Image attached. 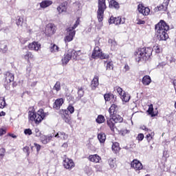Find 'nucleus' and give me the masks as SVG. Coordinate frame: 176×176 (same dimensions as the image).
Returning <instances> with one entry per match:
<instances>
[{
  "label": "nucleus",
  "mask_w": 176,
  "mask_h": 176,
  "mask_svg": "<svg viewBox=\"0 0 176 176\" xmlns=\"http://www.w3.org/2000/svg\"><path fill=\"white\" fill-rule=\"evenodd\" d=\"M52 138H53V135H43L41 136V141L42 144H46L48 142H50Z\"/></svg>",
  "instance_id": "15"
},
{
  "label": "nucleus",
  "mask_w": 176,
  "mask_h": 176,
  "mask_svg": "<svg viewBox=\"0 0 176 176\" xmlns=\"http://www.w3.org/2000/svg\"><path fill=\"white\" fill-rule=\"evenodd\" d=\"M60 47H58V46H57L56 44H54L51 47H50V52H52V53H57V52H58Z\"/></svg>",
  "instance_id": "37"
},
{
  "label": "nucleus",
  "mask_w": 176,
  "mask_h": 176,
  "mask_svg": "<svg viewBox=\"0 0 176 176\" xmlns=\"http://www.w3.org/2000/svg\"><path fill=\"white\" fill-rule=\"evenodd\" d=\"M80 21H79V19H78L74 23L73 27H69L67 31V34L65 37V42H71L74 40V36H75V34H76V31H75V28H78V25L80 24Z\"/></svg>",
  "instance_id": "4"
},
{
  "label": "nucleus",
  "mask_w": 176,
  "mask_h": 176,
  "mask_svg": "<svg viewBox=\"0 0 176 176\" xmlns=\"http://www.w3.org/2000/svg\"><path fill=\"white\" fill-rule=\"evenodd\" d=\"M23 57L25 58V60L30 62V60H32V58H34V54H32L31 52L27 51L25 54H23Z\"/></svg>",
  "instance_id": "27"
},
{
  "label": "nucleus",
  "mask_w": 176,
  "mask_h": 176,
  "mask_svg": "<svg viewBox=\"0 0 176 176\" xmlns=\"http://www.w3.org/2000/svg\"><path fill=\"white\" fill-rule=\"evenodd\" d=\"M62 148H64L65 149H67V148H68V143L67 142L63 143V145H62Z\"/></svg>",
  "instance_id": "61"
},
{
  "label": "nucleus",
  "mask_w": 176,
  "mask_h": 176,
  "mask_svg": "<svg viewBox=\"0 0 176 176\" xmlns=\"http://www.w3.org/2000/svg\"><path fill=\"white\" fill-rule=\"evenodd\" d=\"M134 54L137 63H140V61L142 60L147 61V60H149V58H151V56H152V48H140Z\"/></svg>",
  "instance_id": "2"
},
{
  "label": "nucleus",
  "mask_w": 176,
  "mask_h": 176,
  "mask_svg": "<svg viewBox=\"0 0 176 176\" xmlns=\"http://www.w3.org/2000/svg\"><path fill=\"white\" fill-rule=\"evenodd\" d=\"M124 69H126V71H129V69H130V67H129V65H124Z\"/></svg>",
  "instance_id": "63"
},
{
  "label": "nucleus",
  "mask_w": 176,
  "mask_h": 176,
  "mask_svg": "<svg viewBox=\"0 0 176 176\" xmlns=\"http://www.w3.org/2000/svg\"><path fill=\"white\" fill-rule=\"evenodd\" d=\"M119 109V107L118 105L113 104L111 106V107L109 109V113L110 116H113V115H116V112H118V110Z\"/></svg>",
  "instance_id": "17"
},
{
  "label": "nucleus",
  "mask_w": 176,
  "mask_h": 176,
  "mask_svg": "<svg viewBox=\"0 0 176 176\" xmlns=\"http://www.w3.org/2000/svg\"><path fill=\"white\" fill-rule=\"evenodd\" d=\"M168 3H170V0H164V2L157 7L158 10H164V12H166V10H167Z\"/></svg>",
  "instance_id": "22"
},
{
  "label": "nucleus",
  "mask_w": 176,
  "mask_h": 176,
  "mask_svg": "<svg viewBox=\"0 0 176 176\" xmlns=\"http://www.w3.org/2000/svg\"><path fill=\"white\" fill-rule=\"evenodd\" d=\"M28 49L38 52L41 49V43L34 41L28 45Z\"/></svg>",
  "instance_id": "14"
},
{
  "label": "nucleus",
  "mask_w": 176,
  "mask_h": 176,
  "mask_svg": "<svg viewBox=\"0 0 176 176\" xmlns=\"http://www.w3.org/2000/svg\"><path fill=\"white\" fill-rule=\"evenodd\" d=\"M53 5V1L50 0H44L41 3H40V7L42 9H46V8H49V6Z\"/></svg>",
  "instance_id": "19"
},
{
  "label": "nucleus",
  "mask_w": 176,
  "mask_h": 176,
  "mask_svg": "<svg viewBox=\"0 0 176 176\" xmlns=\"http://www.w3.org/2000/svg\"><path fill=\"white\" fill-rule=\"evenodd\" d=\"M136 24L141 25V24H145V21H142L140 19L138 18L135 21Z\"/></svg>",
  "instance_id": "48"
},
{
  "label": "nucleus",
  "mask_w": 176,
  "mask_h": 176,
  "mask_svg": "<svg viewBox=\"0 0 176 176\" xmlns=\"http://www.w3.org/2000/svg\"><path fill=\"white\" fill-rule=\"evenodd\" d=\"M5 153H6V150L4 148H0V157H3Z\"/></svg>",
  "instance_id": "46"
},
{
  "label": "nucleus",
  "mask_w": 176,
  "mask_h": 176,
  "mask_svg": "<svg viewBox=\"0 0 176 176\" xmlns=\"http://www.w3.org/2000/svg\"><path fill=\"white\" fill-rule=\"evenodd\" d=\"M6 107V101L5 100V98H0V109H3Z\"/></svg>",
  "instance_id": "35"
},
{
  "label": "nucleus",
  "mask_w": 176,
  "mask_h": 176,
  "mask_svg": "<svg viewBox=\"0 0 176 176\" xmlns=\"http://www.w3.org/2000/svg\"><path fill=\"white\" fill-rule=\"evenodd\" d=\"M137 138L138 141H142V140H144V134L142 133L139 134Z\"/></svg>",
  "instance_id": "54"
},
{
  "label": "nucleus",
  "mask_w": 176,
  "mask_h": 176,
  "mask_svg": "<svg viewBox=\"0 0 176 176\" xmlns=\"http://www.w3.org/2000/svg\"><path fill=\"white\" fill-rule=\"evenodd\" d=\"M23 23H24V19L21 16H17L16 23L18 27H21L23 25Z\"/></svg>",
  "instance_id": "34"
},
{
  "label": "nucleus",
  "mask_w": 176,
  "mask_h": 176,
  "mask_svg": "<svg viewBox=\"0 0 176 176\" xmlns=\"http://www.w3.org/2000/svg\"><path fill=\"white\" fill-rule=\"evenodd\" d=\"M115 123V121H113V119L112 118H110L107 120V125L109 126V127H110L111 131H115V129H116Z\"/></svg>",
  "instance_id": "25"
},
{
  "label": "nucleus",
  "mask_w": 176,
  "mask_h": 176,
  "mask_svg": "<svg viewBox=\"0 0 176 176\" xmlns=\"http://www.w3.org/2000/svg\"><path fill=\"white\" fill-rule=\"evenodd\" d=\"M67 9H68V3L64 1L57 7L56 10L58 14H61V13H67Z\"/></svg>",
  "instance_id": "9"
},
{
  "label": "nucleus",
  "mask_w": 176,
  "mask_h": 176,
  "mask_svg": "<svg viewBox=\"0 0 176 176\" xmlns=\"http://www.w3.org/2000/svg\"><path fill=\"white\" fill-rule=\"evenodd\" d=\"M54 90H56V91H60L61 90V83L60 82L57 81L56 84L54 86Z\"/></svg>",
  "instance_id": "38"
},
{
  "label": "nucleus",
  "mask_w": 176,
  "mask_h": 176,
  "mask_svg": "<svg viewBox=\"0 0 176 176\" xmlns=\"http://www.w3.org/2000/svg\"><path fill=\"white\" fill-rule=\"evenodd\" d=\"M63 104H64V99L63 98L57 99L55 101V104L54 106V108H56V109H60V107H61Z\"/></svg>",
  "instance_id": "26"
},
{
  "label": "nucleus",
  "mask_w": 176,
  "mask_h": 176,
  "mask_svg": "<svg viewBox=\"0 0 176 176\" xmlns=\"http://www.w3.org/2000/svg\"><path fill=\"white\" fill-rule=\"evenodd\" d=\"M102 22H99V24L96 25L97 30H101L102 28Z\"/></svg>",
  "instance_id": "58"
},
{
  "label": "nucleus",
  "mask_w": 176,
  "mask_h": 176,
  "mask_svg": "<svg viewBox=\"0 0 176 176\" xmlns=\"http://www.w3.org/2000/svg\"><path fill=\"white\" fill-rule=\"evenodd\" d=\"M109 6H111V8H115V9H119V8H120L119 3H118V1H116L115 0L110 1Z\"/></svg>",
  "instance_id": "32"
},
{
  "label": "nucleus",
  "mask_w": 176,
  "mask_h": 176,
  "mask_svg": "<svg viewBox=\"0 0 176 176\" xmlns=\"http://www.w3.org/2000/svg\"><path fill=\"white\" fill-rule=\"evenodd\" d=\"M89 160L90 162H93L94 163H99L101 160V157L97 154L91 155L89 156Z\"/></svg>",
  "instance_id": "20"
},
{
  "label": "nucleus",
  "mask_w": 176,
  "mask_h": 176,
  "mask_svg": "<svg viewBox=\"0 0 176 176\" xmlns=\"http://www.w3.org/2000/svg\"><path fill=\"white\" fill-rule=\"evenodd\" d=\"M78 98H82L83 97V95L85 94V91H83V88L80 87L78 89Z\"/></svg>",
  "instance_id": "41"
},
{
  "label": "nucleus",
  "mask_w": 176,
  "mask_h": 176,
  "mask_svg": "<svg viewBox=\"0 0 176 176\" xmlns=\"http://www.w3.org/2000/svg\"><path fill=\"white\" fill-rule=\"evenodd\" d=\"M35 135L36 137H41V135H42V133L38 129H35Z\"/></svg>",
  "instance_id": "51"
},
{
  "label": "nucleus",
  "mask_w": 176,
  "mask_h": 176,
  "mask_svg": "<svg viewBox=\"0 0 176 176\" xmlns=\"http://www.w3.org/2000/svg\"><path fill=\"white\" fill-rule=\"evenodd\" d=\"M170 30V26L167 23L161 20L157 24L155 25V32L157 33L158 39L160 41H166L168 39V34L167 31Z\"/></svg>",
  "instance_id": "1"
},
{
  "label": "nucleus",
  "mask_w": 176,
  "mask_h": 176,
  "mask_svg": "<svg viewBox=\"0 0 176 176\" xmlns=\"http://www.w3.org/2000/svg\"><path fill=\"white\" fill-rule=\"evenodd\" d=\"M108 163L111 168H115L116 166V158H109L108 160Z\"/></svg>",
  "instance_id": "29"
},
{
  "label": "nucleus",
  "mask_w": 176,
  "mask_h": 176,
  "mask_svg": "<svg viewBox=\"0 0 176 176\" xmlns=\"http://www.w3.org/2000/svg\"><path fill=\"white\" fill-rule=\"evenodd\" d=\"M98 139L100 144H104V142H105V140H107V136L105 135V133H100L98 134Z\"/></svg>",
  "instance_id": "28"
},
{
  "label": "nucleus",
  "mask_w": 176,
  "mask_h": 176,
  "mask_svg": "<svg viewBox=\"0 0 176 176\" xmlns=\"http://www.w3.org/2000/svg\"><path fill=\"white\" fill-rule=\"evenodd\" d=\"M0 49L2 50L3 53H6L8 51V45L1 43Z\"/></svg>",
  "instance_id": "40"
},
{
  "label": "nucleus",
  "mask_w": 176,
  "mask_h": 176,
  "mask_svg": "<svg viewBox=\"0 0 176 176\" xmlns=\"http://www.w3.org/2000/svg\"><path fill=\"white\" fill-rule=\"evenodd\" d=\"M99 58H101L102 60H107V58H109V55L108 54H100V56H99Z\"/></svg>",
  "instance_id": "42"
},
{
  "label": "nucleus",
  "mask_w": 176,
  "mask_h": 176,
  "mask_svg": "<svg viewBox=\"0 0 176 176\" xmlns=\"http://www.w3.org/2000/svg\"><path fill=\"white\" fill-rule=\"evenodd\" d=\"M153 49L157 53H160V47L159 45L154 46Z\"/></svg>",
  "instance_id": "55"
},
{
  "label": "nucleus",
  "mask_w": 176,
  "mask_h": 176,
  "mask_svg": "<svg viewBox=\"0 0 176 176\" xmlns=\"http://www.w3.org/2000/svg\"><path fill=\"white\" fill-rule=\"evenodd\" d=\"M67 110L70 113H74V112H75V108L72 105H69Z\"/></svg>",
  "instance_id": "45"
},
{
  "label": "nucleus",
  "mask_w": 176,
  "mask_h": 176,
  "mask_svg": "<svg viewBox=\"0 0 176 176\" xmlns=\"http://www.w3.org/2000/svg\"><path fill=\"white\" fill-rule=\"evenodd\" d=\"M25 134L27 135H31V134H32V131L30 129H25L24 131Z\"/></svg>",
  "instance_id": "50"
},
{
  "label": "nucleus",
  "mask_w": 176,
  "mask_h": 176,
  "mask_svg": "<svg viewBox=\"0 0 176 176\" xmlns=\"http://www.w3.org/2000/svg\"><path fill=\"white\" fill-rule=\"evenodd\" d=\"M138 10L139 13H141L143 16H148L151 12V10L148 8L144 7L142 4H139L138 6Z\"/></svg>",
  "instance_id": "10"
},
{
  "label": "nucleus",
  "mask_w": 176,
  "mask_h": 176,
  "mask_svg": "<svg viewBox=\"0 0 176 176\" xmlns=\"http://www.w3.org/2000/svg\"><path fill=\"white\" fill-rule=\"evenodd\" d=\"M131 166L132 168H134V170H142V164L138 161V160H133L131 162Z\"/></svg>",
  "instance_id": "11"
},
{
  "label": "nucleus",
  "mask_w": 176,
  "mask_h": 176,
  "mask_svg": "<svg viewBox=\"0 0 176 176\" xmlns=\"http://www.w3.org/2000/svg\"><path fill=\"white\" fill-rule=\"evenodd\" d=\"M142 82L144 86H149V85H151V82H152V79H151V76H144L142 78Z\"/></svg>",
  "instance_id": "23"
},
{
  "label": "nucleus",
  "mask_w": 176,
  "mask_h": 176,
  "mask_svg": "<svg viewBox=\"0 0 176 176\" xmlns=\"http://www.w3.org/2000/svg\"><path fill=\"white\" fill-rule=\"evenodd\" d=\"M114 122L116 123H122L123 122V118H122L120 116H115L113 115V117L111 118Z\"/></svg>",
  "instance_id": "31"
},
{
  "label": "nucleus",
  "mask_w": 176,
  "mask_h": 176,
  "mask_svg": "<svg viewBox=\"0 0 176 176\" xmlns=\"http://www.w3.org/2000/svg\"><path fill=\"white\" fill-rule=\"evenodd\" d=\"M148 115H151L152 117L155 116L153 113V104H150L148 109L147 110Z\"/></svg>",
  "instance_id": "39"
},
{
  "label": "nucleus",
  "mask_w": 176,
  "mask_h": 176,
  "mask_svg": "<svg viewBox=\"0 0 176 176\" xmlns=\"http://www.w3.org/2000/svg\"><path fill=\"white\" fill-rule=\"evenodd\" d=\"M3 134H6V130H5L3 129H0V135L2 136V135H3Z\"/></svg>",
  "instance_id": "59"
},
{
  "label": "nucleus",
  "mask_w": 176,
  "mask_h": 176,
  "mask_svg": "<svg viewBox=\"0 0 176 176\" xmlns=\"http://www.w3.org/2000/svg\"><path fill=\"white\" fill-rule=\"evenodd\" d=\"M5 78H6V84H5V88L6 90H9L10 89V83L14 80V74L7 72H6L5 74Z\"/></svg>",
  "instance_id": "6"
},
{
  "label": "nucleus",
  "mask_w": 176,
  "mask_h": 176,
  "mask_svg": "<svg viewBox=\"0 0 176 176\" xmlns=\"http://www.w3.org/2000/svg\"><path fill=\"white\" fill-rule=\"evenodd\" d=\"M72 58L71 57V55L69 54V52H68L66 54L64 55V57L61 59L62 65H67L68 63H69V60Z\"/></svg>",
  "instance_id": "16"
},
{
  "label": "nucleus",
  "mask_w": 176,
  "mask_h": 176,
  "mask_svg": "<svg viewBox=\"0 0 176 176\" xmlns=\"http://www.w3.org/2000/svg\"><path fill=\"white\" fill-rule=\"evenodd\" d=\"M98 76H96L91 81V89L95 90V89L98 86Z\"/></svg>",
  "instance_id": "24"
},
{
  "label": "nucleus",
  "mask_w": 176,
  "mask_h": 176,
  "mask_svg": "<svg viewBox=\"0 0 176 176\" xmlns=\"http://www.w3.org/2000/svg\"><path fill=\"white\" fill-rule=\"evenodd\" d=\"M109 43L111 44L112 47H115V46H116V45H117L116 41H115V40H112V39L109 40Z\"/></svg>",
  "instance_id": "49"
},
{
  "label": "nucleus",
  "mask_w": 176,
  "mask_h": 176,
  "mask_svg": "<svg viewBox=\"0 0 176 176\" xmlns=\"http://www.w3.org/2000/svg\"><path fill=\"white\" fill-rule=\"evenodd\" d=\"M107 9V5L105 4V0L98 1V20L99 23H101L104 20V12Z\"/></svg>",
  "instance_id": "5"
},
{
  "label": "nucleus",
  "mask_w": 176,
  "mask_h": 176,
  "mask_svg": "<svg viewBox=\"0 0 176 176\" xmlns=\"http://www.w3.org/2000/svg\"><path fill=\"white\" fill-rule=\"evenodd\" d=\"M105 101H109L111 100V95L109 94H106L104 96Z\"/></svg>",
  "instance_id": "52"
},
{
  "label": "nucleus",
  "mask_w": 176,
  "mask_h": 176,
  "mask_svg": "<svg viewBox=\"0 0 176 176\" xmlns=\"http://www.w3.org/2000/svg\"><path fill=\"white\" fill-rule=\"evenodd\" d=\"M69 52V54H70L72 58H74V60H76V57L80 55V51H75L74 50H69L67 51Z\"/></svg>",
  "instance_id": "21"
},
{
  "label": "nucleus",
  "mask_w": 176,
  "mask_h": 176,
  "mask_svg": "<svg viewBox=\"0 0 176 176\" xmlns=\"http://www.w3.org/2000/svg\"><path fill=\"white\" fill-rule=\"evenodd\" d=\"M28 41H30V38H22L20 39V42L22 45H25Z\"/></svg>",
  "instance_id": "44"
},
{
  "label": "nucleus",
  "mask_w": 176,
  "mask_h": 176,
  "mask_svg": "<svg viewBox=\"0 0 176 176\" xmlns=\"http://www.w3.org/2000/svg\"><path fill=\"white\" fill-rule=\"evenodd\" d=\"M63 166L65 168H67V170H69L72 168V167H74V161L69 158H65L63 160Z\"/></svg>",
  "instance_id": "13"
},
{
  "label": "nucleus",
  "mask_w": 176,
  "mask_h": 176,
  "mask_svg": "<svg viewBox=\"0 0 176 176\" xmlns=\"http://www.w3.org/2000/svg\"><path fill=\"white\" fill-rule=\"evenodd\" d=\"M130 94H129L128 93L123 92V94L121 96V99L122 101H124V102H129V101H130Z\"/></svg>",
  "instance_id": "30"
},
{
  "label": "nucleus",
  "mask_w": 176,
  "mask_h": 176,
  "mask_svg": "<svg viewBox=\"0 0 176 176\" xmlns=\"http://www.w3.org/2000/svg\"><path fill=\"white\" fill-rule=\"evenodd\" d=\"M63 120L65 122V123H67L68 124H69V123H71V118H69V116H65L63 118Z\"/></svg>",
  "instance_id": "47"
},
{
  "label": "nucleus",
  "mask_w": 176,
  "mask_h": 176,
  "mask_svg": "<svg viewBox=\"0 0 176 176\" xmlns=\"http://www.w3.org/2000/svg\"><path fill=\"white\" fill-rule=\"evenodd\" d=\"M100 43L98 42L96 43V47H94L91 55L92 58H100L102 52L101 51V49H100V47H98Z\"/></svg>",
  "instance_id": "8"
},
{
  "label": "nucleus",
  "mask_w": 176,
  "mask_h": 176,
  "mask_svg": "<svg viewBox=\"0 0 176 176\" xmlns=\"http://www.w3.org/2000/svg\"><path fill=\"white\" fill-rule=\"evenodd\" d=\"M112 151L116 153V152H119L120 147L119 146V143L118 142H114L112 144Z\"/></svg>",
  "instance_id": "33"
},
{
  "label": "nucleus",
  "mask_w": 176,
  "mask_h": 176,
  "mask_svg": "<svg viewBox=\"0 0 176 176\" xmlns=\"http://www.w3.org/2000/svg\"><path fill=\"white\" fill-rule=\"evenodd\" d=\"M55 138H58L59 140H63L65 141L68 138V135L64 132L58 131L55 135Z\"/></svg>",
  "instance_id": "18"
},
{
  "label": "nucleus",
  "mask_w": 176,
  "mask_h": 176,
  "mask_svg": "<svg viewBox=\"0 0 176 176\" xmlns=\"http://www.w3.org/2000/svg\"><path fill=\"white\" fill-rule=\"evenodd\" d=\"M29 151H30V147L25 146L23 148V152H25V153H28V155H30V153H28Z\"/></svg>",
  "instance_id": "57"
},
{
  "label": "nucleus",
  "mask_w": 176,
  "mask_h": 176,
  "mask_svg": "<svg viewBox=\"0 0 176 176\" xmlns=\"http://www.w3.org/2000/svg\"><path fill=\"white\" fill-rule=\"evenodd\" d=\"M109 24H115L116 25H118V24H124V19H122L120 17H111L109 20Z\"/></svg>",
  "instance_id": "12"
},
{
  "label": "nucleus",
  "mask_w": 176,
  "mask_h": 176,
  "mask_svg": "<svg viewBox=\"0 0 176 176\" xmlns=\"http://www.w3.org/2000/svg\"><path fill=\"white\" fill-rule=\"evenodd\" d=\"M173 86H174V89H176V80H173Z\"/></svg>",
  "instance_id": "64"
},
{
  "label": "nucleus",
  "mask_w": 176,
  "mask_h": 176,
  "mask_svg": "<svg viewBox=\"0 0 176 176\" xmlns=\"http://www.w3.org/2000/svg\"><path fill=\"white\" fill-rule=\"evenodd\" d=\"M49 116L48 112L45 113V111L43 109H40L37 111V113L30 111L29 119L32 122H34L36 124H39V123H41V122H42L43 119H45V118H46V116Z\"/></svg>",
  "instance_id": "3"
},
{
  "label": "nucleus",
  "mask_w": 176,
  "mask_h": 176,
  "mask_svg": "<svg viewBox=\"0 0 176 176\" xmlns=\"http://www.w3.org/2000/svg\"><path fill=\"white\" fill-rule=\"evenodd\" d=\"M45 34L47 36H52L56 34V25L53 23H48L45 27Z\"/></svg>",
  "instance_id": "7"
},
{
  "label": "nucleus",
  "mask_w": 176,
  "mask_h": 176,
  "mask_svg": "<svg viewBox=\"0 0 176 176\" xmlns=\"http://www.w3.org/2000/svg\"><path fill=\"white\" fill-rule=\"evenodd\" d=\"M96 122L99 124L104 123L105 122V118L102 115H99L96 118Z\"/></svg>",
  "instance_id": "36"
},
{
  "label": "nucleus",
  "mask_w": 176,
  "mask_h": 176,
  "mask_svg": "<svg viewBox=\"0 0 176 176\" xmlns=\"http://www.w3.org/2000/svg\"><path fill=\"white\" fill-rule=\"evenodd\" d=\"M117 92L118 93V94H120V96H122L123 93L124 92V91H123V89H122L121 87H118L117 88Z\"/></svg>",
  "instance_id": "53"
},
{
  "label": "nucleus",
  "mask_w": 176,
  "mask_h": 176,
  "mask_svg": "<svg viewBox=\"0 0 176 176\" xmlns=\"http://www.w3.org/2000/svg\"><path fill=\"white\" fill-rule=\"evenodd\" d=\"M127 133H129V130H127V129H124V130L122 131V134H123L124 135H125V134H127Z\"/></svg>",
  "instance_id": "62"
},
{
  "label": "nucleus",
  "mask_w": 176,
  "mask_h": 176,
  "mask_svg": "<svg viewBox=\"0 0 176 176\" xmlns=\"http://www.w3.org/2000/svg\"><path fill=\"white\" fill-rule=\"evenodd\" d=\"M34 146L36 148L37 152H39L41 151V145H39L36 143H34Z\"/></svg>",
  "instance_id": "56"
},
{
  "label": "nucleus",
  "mask_w": 176,
  "mask_h": 176,
  "mask_svg": "<svg viewBox=\"0 0 176 176\" xmlns=\"http://www.w3.org/2000/svg\"><path fill=\"white\" fill-rule=\"evenodd\" d=\"M106 69H113V64L112 62H108L107 63Z\"/></svg>",
  "instance_id": "43"
},
{
  "label": "nucleus",
  "mask_w": 176,
  "mask_h": 176,
  "mask_svg": "<svg viewBox=\"0 0 176 176\" xmlns=\"http://www.w3.org/2000/svg\"><path fill=\"white\" fill-rule=\"evenodd\" d=\"M67 101H69V102H70V101H72L74 100V97H72V96H67Z\"/></svg>",
  "instance_id": "60"
}]
</instances>
